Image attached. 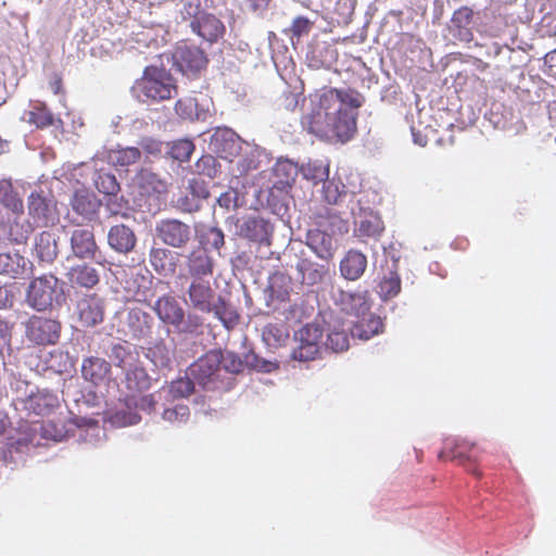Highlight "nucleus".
Returning <instances> with one entry per match:
<instances>
[{
  "mask_svg": "<svg viewBox=\"0 0 556 556\" xmlns=\"http://www.w3.org/2000/svg\"><path fill=\"white\" fill-rule=\"evenodd\" d=\"M28 212L29 215L45 225L54 220L52 202L39 193H30L28 198Z\"/></svg>",
  "mask_w": 556,
  "mask_h": 556,
  "instance_id": "29",
  "label": "nucleus"
},
{
  "mask_svg": "<svg viewBox=\"0 0 556 556\" xmlns=\"http://www.w3.org/2000/svg\"><path fill=\"white\" fill-rule=\"evenodd\" d=\"M139 147L148 154L157 155L162 152V142L152 138L143 137L139 141Z\"/></svg>",
  "mask_w": 556,
  "mask_h": 556,
  "instance_id": "62",
  "label": "nucleus"
},
{
  "mask_svg": "<svg viewBox=\"0 0 556 556\" xmlns=\"http://www.w3.org/2000/svg\"><path fill=\"white\" fill-rule=\"evenodd\" d=\"M29 233V227L27 226L24 229L23 225H20L18 223H14L10 227V236L11 239L16 243H24L26 242Z\"/></svg>",
  "mask_w": 556,
  "mask_h": 556,
  "instance_id": "63",
  "label": "nucleus"
},
{
  "mask_svg": "<svg viewBox=\"0 0 556 556\" xmlns=\"http://www.w3.org/2000/svg\"><path fill=\"white\" fill-rule=\"evenodd\" d=\"M155 235L163 244L184 249L189 244L192 232L188 224L177 218H164L156 223Z\"/></svg>",
  "mask_w": 556,
  "mask_h": 556,
  "instance_id": "9",
  "label": "nucleus"
},
{
  "mask_svg": "<svg viewBox=\"0 0 556 556\" xmlns=\"http://www.w3.org/2000/svg\"><path fill=\"white\" fill-rule=\"evenodd\" d=\"M62 325L56 318L33 315L25 323V336L36 345L55 344L61 336Z\"/></svg>",
  "mask_w": 556,
  "mask_h": 556,
  "instance_id": "4",
  "label": "nucleus"
},
{
  "mask_svg": "<svg viewBox=\"0 0 556 556\" xmlns=\"http://www.w3.org/2000/svg\"><path fill=\"white\" fill-rule=\"evenodd\" d=\"M473 17V11L468 7H462L456 10L452 16V23L465 30L467 39H471L472 34L468 30V25L471 23Z\"/></svg>",
  "mask_w": 556,
  "mask_h": 556,
  "instance_id": "51",
  "label": "nucleus"
},
{
  "mask_svg": "<svg viewBox=\"0 0 556 556\" xmlns=\"http://www.w3.org/2000/svg\"><path fill=\"white\" fill-rule=\"evenodd\" d=\"M104 301L98 294H88L79 299L75 306V315L81 327H94L104 319Z\"/></svg>",
  "mask_w": 556,
  "mask_h": 556,
  "instance_id": "11",
  "label": "nucleus"
},
{
  "mask_svg": "<svg viewBox=\"0 0 556 556\" xmlns=\"http://www.w3.org/2000/svg\"><path fill=\"white\" fill-rule=\"evenodd\" d=\"M140 187L147 194L162 193L166 190V184L153 173H142L140 175Z\"/></svg>",
  "mask_w": 556,
  "mask_h": 556,
  "instance_id": "50",
  "label": "nucleus"
},
{
  "mask_svg": "<svg viewBox=\"0 0 556 556\" xmlns=\"http://www.w3.org/2000/svg\"><path fill=\"white\" fill-rule=\"evenodd\" d=\"M195 172L210 178H215L220 172V165L215 156L211 154L202 155L194 164Z\"/></svg>",
  "mask_w": 556,
  "mask_h": 556,
  "instance_id": "47",
  "label": "nucleus"
},
{
  "mask_svg": "<svg viewBox=\"0 0 556 556\" xmlns=\"http://www.w3.org/2000/svg\"><path fill=\"white\" fill-rule=\"evenodd\" d=\"M81 375L94 386L104 383L111 375V364L104 358L90 356L83 361Z\"/></svg>",
  "mask_w": 556,
  "mask_h": 556,
  "instance_id": "22",
  "label": "nucleus"
},
{
  "mask_svg": "<svg viewBox=\"0 0 556 556\" xmlns=\"http://www.w3.org/2000/svg\"><path fill=\"white\" fill-rule=\"evenodd\" d=\"M132 89L142 102L157 103L177 94V85L173 75L165 67L155 65L146 66Z\"/></svg>",
  "mask_w": 556,
  "mask_h": 556,
  "instance_id": "2",
  "label": "nucleus"
},
{
  "mask_svg": "<svg viewBox=\"0 0 556 556\" xmlns=\"http://www.w3.org/2000/svg\"><path fill=\"white\" fill-rule=\"evenodd\" d=\"M222 363L223 352L210 350L188 367V374L205 390L225 388L229 382L222 375Z\"/></svg>",
  "mask_w": 556,
  "mask_h": 556,
  "instance_id": "3",
  "label": "nucleus"
},
{
  "mask_svg": "<svg viewBox=\"0 0 556 556\" xmlns=\"http://www.w3.org/2000/svg\"><path fill=\"white\" fill-rule=\"evenodd\" d=\"M0 203L15 214H22L24 212L23 201L14 190L10 180H0Z\"/></svg>",
  "mask_w": 556,
  "mask_h": 556,
  "instance_id": "39",
  "label": "nucleus"
},
{
  "mask_svg": "<svg viewBox=\"0 0 556 556\" xmlns=\"http://www.w3.org/2000/svg\"><path fill=\"white\" fill-rule=\"evenodd\" d=\"M312 111L301 119L303 128L328 142H346L356 132L355 112L363 104L354 89L323 88Z\"/></svg>",
  "mask_w": 556,
  "mask_h": 556,
  "instance_id": "1",
  "label": "nucleus"
},
{
  "mask_svg": "<svg viewBox=\"0 0 556 556\" xmlns=\"http://www.w3.org/2000/svg\"><path fill=\"white\" fill-rule=\"evenodd\" d=\"M124 332L132 339H143L151 334L152 318L140 307H132L127 311L124 320Z\"/></svg>",
  "mask_w": 556,
  "mask_h": 556,
  "instance_id": "17",
  "label": "nucleus"
},
{
  "mask_svg": "<svg viewBox=\"0 0 556 556\" xmlns=\"http://www.w3.org/2000/svg\"><path fill=\"white\" fill-rule=\"evenodd\" d=\"M186 293L193 309L208 314L214 308L215 291L208 279H191Z\"/></svg>",
  "mask_w": 556,
  "mask_h": 556,
  "instance_id": "12",
  "label": "nucleus"
},
{
  "mask_svg": "<svg viewBox=\"0 0 556 556\" xmlns=\"http://www.w3.org/2000/svg\"><path fill=\"white\" fill-rule=\"evenodd\" d=\"M323 195L327 203L337 204L344 193V186L329 178L323 182Z\"/></svg>",
  "mask_w": 556,
  "mask_h": 556,
  "instance_id": "53",
  "label": "nucleus"
},
{
  "mask_svg": "<svg viewBox=\"0 0 556 556\" xmlns=\"http://www.w3.org/2000/svg\"><path fill=\"white\" fill-rule=\"evenodd\" d=\"M440 459L457 460L467 471L476 477H481V472L476 468L478 460L477 447L473 443L466 440L448 438L444 441V446L439 453Z\"/></svg>",
  "mask_w": 556,
  "mask_h": 556,
  "instance_id": "6",
  "label": "nucleus"
},
{
  "mask_svg": "<svg viewBox=\"0 0 556 556\" xmlns=\"http://www.w3.org/2000/svg\"><path fill=\"white\" fill-rule=\"evenodd\" d=\"M186 268L191 279H208L214 274L215 261L205 247H197L186 256Z\"/></svg>",
  "mask_w": 556,
  "mask_h": 556,
  "instance_id": "14",
  "label": "nucleus"
},
{
  "mask_svg": "<svg viewBox=\"0 0 556 556\" xmlns=\"http://www.w3.org/2000/svg\"><path fill=\"white\" fill-rule=\"evenodd\" d=\"M262 338L267 346L279 348L289 340V329L283 323H269L264 327Z\"/></svg>",
  "mask_w": 556,
  "mask_h": 556,
  "instance_id": "36",
  "label": "nucleus"
},
{
  "mask_svg": "<svg viewBox=\"0 0 556 556\" xmlns=\"http://www.w3.org/2000/svg\"><path fill=\"white\" fill-rule=\"evenodd\" d=\"M382 231V223L377 217L366 218L359 223L358 232L362 237H378Z\"/></svg>",
  "mask_w": 556,
  "mask_h": 556,
  "instance_id": "57",
  "label": "nucleus"
},
{
  "mask_svg": "<svg viewBox=\"0 0 556 556\" xmlns=\"http://www.w3.org/2000/svg\"><path fill=\"white\" fill-rule=\"evenodd\" d=\"M274 175L281 185H291L298 176V166L290 160H278L274 166Z\"/></svg>",
  "mask_w": 556,
  "mask_h": 556,
  "instance_id": "43",
  "label": "nucleus"
},
{
  "mask_svg": "<svg viewBox=\"0 0 556 556\" xmlns=\"http://www.w3.org/2000/svg\"><path fill=\"white\" fill-rule=\"evenodd\" d=\"M302 173L305 179L317 185L329 178V166L321 161H309L302 167Z\"/></svg>",
  "mask_w": 556,
  "mask_h": 556,
  "instance_id": "42",
  "label": "nucleus"
},
{
  "mask_svg": "<svg viewBox=\"0 0 556 556\" xmlns=\"http://www.w3.org/2000/svg\"><path fill=\"white\" fill-rule=\"evenodd\" d=\"M311 30V22L304 17L299 16L293 20L291 25V33L293 36L300 38L303 35H307Z\"/></svg>",
  "mask_w": 556,
  "mask_h": 556,
  "instance_id": "61",
  "label": "nucleus"
},
{
  "mask_svg": "<svg viewBox=\"0 0 556 556\" xmlns=\"http://www.w3.org/2000/svg\"><path fill=\"white\" fill-rule=\"evenodd\" d=\"M193 33L201 38L215 42L225 33V26L214 14L204 12L200 18L193 20L190 24Z\"/></svg>",
  "mask_w": 556,
  "mask_h": 556,
  "instance_id": "20",
  "label": "nucleus"
},
{
  "mask_svg": "<svg viewBox=\"0 0 556 556\" xmlns=\"http://www.w3.org/2000/svg\"><path fill=\"white\" fill-rule=\"evenodd\" d=\"M189 416V407L185 404H177L163 412V418L169 422H185Z\"/></svg>",
  "mask_w": 556,
  "mask_h": 556,
  "instance_id": "56",
  "label": "nucleus"
},
{
  "mask_svg": "<svg viewBox=\"0 0 556 556\" xmlns=\"http://www.w3.org/2000/svg\"><path fill=\"white\" fill-rule=\"evenodd\" d=\"M356 318L351 330L353 338L366 341L383 331L384 325L381 317L370 313V311Z\"/></svg>",
  "mask_w": 556,
  "mask_h": 556,
  "instance_id": "25",
  "label": "nucleus"
},
{
  "mask_svg": "<svg viewBox=\"0 0 556 556\" xmlns=\"http://www.w3.org/2000/svg\"><path fill=\"white\" fill-rule=\"evenodd\" d=\"M184 21H190L200 18L204 13L201 7V0H181V8L179 10Z\"/></svg>",
  "mask_w": 556,
  "mask_h": 556,
  "instance_id": "52",
  "label": "nucleus"
},
{
  "mask_svg": "<svg viewBox=\"0 0 556 556\" xmlns=\"http://www.w3.org/2000/svg\"><path fill=\"white\" fill-rule=\"evenodd\" d=\"M298 345L292 351V358L299 362H311L320 354L323 329L317 324H306L294 334Z\"/></svg>",
  "mask_w": 556,
  "mask_h": 556,
  "instance_id": "5",
  "label": "nucleus"
},
{
  "mask_svg": "<svg viewBox=\"0 0 556 556\" xmlns=\"http://www.w3.org/2000/svg\"><path fill=\"white\" fill-rule=\"evenodd\" d=\"M27 122L37 128L43 129L54 125L55 117L42 101H35L30 104V110L26 112Z\"/></svg>",
  "mask_w": 556,
  "mask_h": 556,
  "instance_id": "32",
  "label": "nucleus"
},
{
  "mask_svg": "<svg viewBox=\"0 0 556 556\" xmlns=\"http://www.w3.org/2000/svg\"><path fill=\"white\" fill-rule=\"evenodd\" d=\"M336 302L343 312L355 317L368 313L371 306L368 291L350 292L341 290Z\"/></svg>",
  "mask_w": 556,
  "mask_h": 556,
  "instance_id": "18",
  "label": "nucleus"
},
{
  "mask_svg": "<svg viewBox=\"0 0 556 556\" xmlns=\"http://www.w3.org/2000/svg\"><path fill=\"white\" fill-rule=\"evenodd\" d=\"M126 388L129 391L143 392L151 388V378L143 367L136 366L127 370L125 376Z\"/></svg>",
  "mask_w": 556,
  "mask_h": 556,
  "instance_id": "40",
  "label": "nucleus"
},
{
  "mask_svg": "<svg viewBox=\"0 0 556 556\" xmlns=\"http://www.w3.org/2000/svg\"><path fill=\"white\" fill-rule=\"evenodd\" d=\"M239 235L250 241L269 245L273 226L263 217L249 216L239 225Z\"/></svg>",
  "mask_w": 556,
  "mask_h": 556,
  "instance_id": "15",
  "label": "nucleus"
},
{
  "mask_svg": "<svg viewBox=\"0 0 556 556\" xmlns=\"http://www.w3.org/2000/svg\"><path fill=\"white\" fill-rule=\"evenodd\" d=\"M366 267V255L354 249L349 250L340 261V273L346 280L354 281L359 279L364 275Z\"/></svg>",
  "mask_w": 556,
  "mask_h": 556,
  "instance_id": "23",
  "label": "nucleus"
},
{
  "mask_svg": "<svg viewBox=\"0 0 556 556\" xmlns=\"http://www.w3.org/2000/svg\"><path fill=\"white\" fill-rule=\"evenodd\" d=\"M152 309L162 323L174 327L180 320L184 307L174 295L164 294L154 302Z\"/></svg>",
  "mask_w": 556,
  "mask_h": 556,
  "instance_id": "21",
  "label": "nucleus"
},
{
  "mask_svg": "<svg viewBox=\"0 0 556 556\" xmlns=\"http://www.w3.org/2000/svg\"><path fill=\"white\" fill-rule=\"evenodd\" d=\"M258 165L260 161L257 150L245 142L236 156V161L231 164L229 170L235 177H241L257 169Z\"/></svg>",
  "mask_w": 556,
  "mask_h": 556,
  "instance_id": "27",
  "label": "nucleus"
},
{
  "mask_svg": "<svg viewBox=\"0 0 556 556\" xmlns=\"http://www.w3.org/2000/svg\"><path fill=\"white\" fill-rule=\"evenodd\" d=\"M174 65L186 76L195 77L203 71L208 60L204 51L193 45L180 42L173 52Z\"/></svg>",
  "mask_w": 556,
  "mask_h": 556,
  "instance_id": "7",
  "label": "nucleus"
},
{
  "mask_svg": "<svg viewBox=\"0 0 556 556\" xmlns=\"http://www.w3.org/2000/svg\"><path fill=\"white\" fill-rule=\"evenodd\" d=\"M114 420L121 426H130L139 422L140 416L137 413H125L121 410L114 415Z\"/></svg>",
  "mask_w": 556,
  "mask_h": 556,
  "instance_id": "64",
  "label": "nucleus"
},
{
  "mask_svg": "<svg viewBox=\"0 0 556 556\" xmlns=\"http://www.w3.org/2000/svg\"><path fill=\"white\" fill-rule=\"evenodd\" d=\"M244 143L237 134L224 129L214 134L210 146L217 157L232 164Z\"/></svg>",
  "mask_w": 556,
  "mask_h": 556,
  "instance_id": "13",
  "label": "nucleus"
},
{
  "mask_svg": "<svg viewBox=\"0 0 556 556\" xmlns=\"http://www.w3.org/2000/svg\"><path fill=\"white\" fill-rule=\"evenodd\" d=\"M326 348L332 352L341 353L348 351L350 348L349 334L343 329H332L329 331L326 341Z\"/></svg>",
  "mask_w": 556,
  "mask_h": 556,
  "instance_id": "45",
  "label": "nucleus"
},
{
  "mask_svg": "<svg viewBox=\"0 0 556 556\" xmlns=\"http://www.w3.org/2000/svg\"><path fill=\"white\" fill-rule=\"evenodd\" d=\"M204 318L195 312L182 311L181 318L174 328L178 333L199 336L203 332Z\"/></svg>",
  "mask_w": 556,
  "mask_h": 556,
  "instance_id": "37",
  "label": "nucleus"
},
{
  "mask_svg": "<svg viewBox=\"0 0 556 556\" xmlns=\"http://www.w3.org/2000/svg\"><path fill=\"white\" fill-rule=\"evenodd\" d=\"M146 356L159 368H167L172 365L174 352L164 340L156 341L148 348Z\"/></svg>",
  "mask_w": 556,
  "mask_h": 556,
  "instance_id": "38",
  "label": "nucleus"
},
{
  "mask_svg": "<svg viewBox=\"0 0 556 556\" xmlns=\"http://www.w3.org/2000/svg\"><path fill=\"white\" fill-rule=\"evenodd\" d=\"M108 244L119 254H128L135 249L137 237L130 227L124 224L115 225L109 229Z\"/></svg>",
  "mask_w": 556,
  "mask_h": 556,
  "instance_id": "19",
  "label": "nucleus"
},
{
  "mask_svg": "<svg viewBox=\"0 0 556 556\" xmlns=\"http://www.w3.org/2000/svg\"><path fill=\"white\" fill-rule=\"evenodd\" d=\"M241 359L231 352H223L222 374H238L242 370Z\"/></svg>",
  "mask_w": 556,
  "mask_h": 556,
  "instance_id": "59",
  "label": "nucleus"
},
{
  "mask_svg": "<svg viewBox=\"0 0 556 556\" xmlns=\"http://www.w3.org/2000/svg\"><path fill=\"white\" fill-rule=\"evenodd\" d=\"M211 313H213L227 329L235 328L240 320V315L237 309L220 295H218L214 302V308Z\"/></svg>",
  "mask_w": 556,
  "mask_h": 556,
  "instance_id": "34",
  "label": "nucleus"
},
{
  "mask_svg": "<svg viewBox=\"0 0 556 556\" xmlns=\"http://www.w3.org/2000/svg\"><path fill=\"white\" fill-rule=\"evenodd\" d=\"M237 201H238V192L231 188L228 189L227 191L223 192L217 198V204L226 211H229L230 208H236Z\"/></svg>",
  "mask_w": 556,
  "mask_h": 556,
  "instance_id": "60",
  "label": "nucleus"
},
{
  "mask_svg": "<svg viewBox=\"0 0 556 556\" xmlns=\"http://www.w3.org/2000/svg\"><path fill=\"white\" fill-rule=\"evenodd\" d=\"M306 244L321 260H331L336 252L332 236L317 228L307 231Z\"/></svg>",
  "mask_w": 556,
  "mask_h": 556,
  "instance_id": "24",
  "label": "nucleus"
},
{
  "mask_svg": "<svg viewBox=\"0 0 556 556\" xmlns=\"http://www.w3.org/2000/svg\"><path fill=\"white\" fill-rule=\"evenodd\" d=\"M194 383L197 382L188 374L186 377L172 381L169 386V393L174 399L188 397L194 391Z\"/></svg>",
  "mask_w": 556,
  "mask_h": 556,
  "instance_id": "46",
  "label": "nucleus"
},
{
  "mask_svg": "<svg viewBox=\"0 0 556 556\" xmlns=\"http://www.w3.org/2000/svg\"><path fill=\"white\" fill-rule=\"evenodd\" d=\"M67 278L71 283L88 289L93 288L100 281L98 270L87 263L71 267Z\"/></svg>",
  "mask_w": 556,
  "mask_h": 556,
  "instance_id": "28",
  "label": "nucleus"
},
{
  "mask_svg": "<svg viewBox=\"0 0 556 556\" xmlns=\"http://www.w3.org/2000/svg\"><path fill=\"white\" fill-rule=\"evenodd\" d=\"M109 356L114 362L116 367L123 369L130 363V361L134 359V353L130 348L122 343L114 344L111 348Z\"/></svg>",
  "mask_w": 556,
  "mask_h": 556,
  "instance_id": "48",
  "label": "nucleus"
},
{
  "mask_svg": "<svg viewBox=\"0 0 556 556\" xmlns=\"http://www.w3.org/2000/svg\"><path fill=\"white\" fill-rule=\"evenodd\" d=\"M201 243L210 245L212 249L219 251L225 244V236L223 230L217 227L208 228L202 235Z\"/></svg>",
  "mask_w": 556,
  "mask_h": 556,
  "instance_id": "55",
  "label": "nucleus"
},
{
  "mask_svg": "<svg viewBox=\"0 0 556 556\" xmlns=\"http://www.w3.org/2000/svg\"><path fill=\"white\" fill-rule=\"evenodd\" d=\"M70 243L73 255L78 260H90L99 265H105L106 261L101 255L92 228H75L71 233Z\"/></svg>",
  "mask_w": 556,
  "mask_h": 556,
  "instance_id": "8",
  "label": "nucleus"
},
{
  "mask_svg": "<svg viewBox=\"0 0 556 556\" xmlns=\"http://www.w3.org/2000/svg\"><path fill=\"white\" fill-rule=\"evenodd\" d=\"M401 291V278L396 271H389L379 283V294L383 300L396 296Z\"/></svg>",
  "mask_w": 556,
  "mask_h": 556,
  "instance_id": "44",
  "label": "nucleus"
},
{
  "mask_svg": "<svg viewBox=\"0 0 556 556\" xmlns=\"http://www.w3.org/2000/svg\"><path fill=\"white\" fill-rule=\"evenodd\" d=\"M72 208L81 216H90L97 212L99 203L94 195L86 189L76 190L71 199Z\"/></svg>",
  "mask_w": 556,
  "mask_h": 556,
  "instance_id": "33",
  "label": "nucleus"
},
{
  "mask_svg": "<svg viewBox=\"0 0 556 556\" xmlns=\"http://www.w3.org/2000/svg\"><path fill=\"white\" fill-rule=\"evenodd\" d=\"M58 279L53 275L34 279L28 288L27 302L37 311H45L52 306L56 298Z\"/></svg>",
  "mask_w": 556,
  "mask_h": 556,
  "instance_id": "10",
  "label": "nucleus"
},
{
  "mask_svg": "<svg viewBox=\"0 0 556 556\" xmlns=\"http://www.w3.org/2000/svg\"><path fill=\"white\" fill-rule=\"evenodd\" d=\"M96 186L101 193L106 195L115 194L119 189V185L115 176L106 173L98 176L96 179Z\"/></svg>",
  "mask_w": 556,
  "mask_h": 556,
  "instance_id": "54",
  "label": "nucleus"
},
{
  "mask_svg": "<svg viewBox=\"0 0 556 556\" xmlns=\"http://www.w3.org/2000/svg\"><path fill=\"white\" fill-rule=\"evenodd\" d=\"M41 435L46 439H51L55 442L62 441L65 438V429L63 426L59 427L55 421L43 422L40 427Z\"/></svg>",
  "mask_w": 556,
  "mask_h": 556,
  "instance_id": "58",
  "label": "nucleus"
},
{
  "mask_svg": "<svg viewBox=\"0 0 556 556\" xmlns=\"http://www.w3.org/2000/svg\"><path fill=\"white\" fill-rule=\"evenodd\" d=\"M268 290L271 300L280 302L289 300L291 277L280 271L274 273L268 280Z\"/></svg>",
  "mask_w": 556,
  "mask_h": 556,
  "instance_id": "35",
  "label": "nucleus"
},
{
  "mask_svg": "<svg viewBox=\"0 0 556 556\" xmlns=\"http://www.w3.org/2000/svg\"><path fill=\"white\" fill-rule=\"evenodd\" d=\"M302 282L307 286L320 283L328 273L326 266L317 264L308 258H302L296 264Z\"/></svg>",
  "mask_w": 556,
  "mask_h": 556,
  "instance_id": "31",
  "label": "nucleus"
},
{
  "mask_svg": "<svg viewBox=\"0 0 556 556\" xmlns=\"http://www.w3.org/2000/svg\"><path fill=\"white\" fill-rule=\"evenodd\" d=\"M194 151V143L189 139L174 141L169 149V155L179 162H186Z\"/></svg>",
  "mask_w": 556,
  "mask_h": 556,
  "instance_id": "49",
  "label": "nucleus"
},
{
  "mask_svg": "<svg viewBox=\"0 0 556 556\" xmlns=\"http://www.w3.org/2000/svg\"><path fill=\"white\" fill-rule=\"evenodd\" d=\"M109 157L114 166L126 167L136 164L140 160L141 151L136 147H127L112 150Z\"/></svg>",
  "mask_w": 556,
  "mask_h": 556,
  "instance_id": "41",
  "label": "nucleus"
},
{
  "mask_svg": "<svg viewBox=\"0 0 556 556\" xmlns=\"http://www.w3.org/2000/svg\"><path fill=\"white\" fill-rule=\"evenodd\" d=\"M149 263L159 276L173 277L178 267V253L164 247H152L149 251Z\"/></svg>",
  "mask_w": 556,
  "mask_h": 556,
  "instance_id": "16",
  "label": "nucleus"
},
{
  "mask_svg": "<svg viewBox=\"0 0 556 556\" xmlns=\"http://www.w3.org/2000/svg\"><path fill=\"white\" fill-rule=\"evenodd\" d=\"M35 254L41 261L51 263L58 255V242L54 233L45 230L36 237Z\"/></svg>",
  "mask_w": 556,
  "mask_h": 556,
  "instance_id": "30",
  "label": "nucleus"
},
{
  "mask_svg": "<svg viewBox=\"0 0 556 556\" xmlns=\"http://www.w3.org/2000/svg\"><path fill=\"white\" fill-rule=\"evenodd\" d=\"M59 406L58 396L48 390L31 393L25 401V408L36 415L45 416Z\"/></svg>",
  "mask_w": 556,
  "mask_h": 556,
  "instance_id": "26",
  "label": "nucleus"
}]
</instances>
